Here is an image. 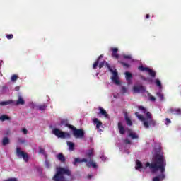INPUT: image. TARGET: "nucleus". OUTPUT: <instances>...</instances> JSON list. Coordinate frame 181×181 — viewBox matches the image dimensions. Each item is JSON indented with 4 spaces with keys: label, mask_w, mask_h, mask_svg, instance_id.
<instances>
[{
    "label": "nucleus",
    "mask_w": 181,
    "mask_h": 181,
    "mask_svg": "<svg viewBox=\"0 0 181 181\" xmlns=\"http://www.w3.org/2000/svg\"><path fill=\"white\" fill-rule=\"evenodd\" d=\"M146 168H149L152 173L160 172V175L156 176L152 179V181H160L165 179V168H166V159L162 154L156 153L151 163L147 162L145 165Z\"/></svg>",
    "instance_id": "obj_1"
},
{
    "label": "nucleus",
    "mask_w": 181,
    "mask_h": 181,
    "mask_svg": "<svg viewBox=\"0 0 181 181\" xmlns=\"http://www.w3.org/2000/svg\"><path fill=\"white\" fill-rule=\"evenodd\" d=\"M66 177H71V171L67 168L59 167L52 180L54 181H69Z\"/></svg>",
    "instance_id": "obj_2"
},
{
    "label": "nucleus",
    "mask_w": 181,
    "mask_h": 181,
    "mask_svg": "<svg viewBox=\"0 0 181 181\" xmlns=\"http://www.w3.org/2000/svg\"><path fill=\"white\" fill-rule=\"evenodd\" d=\"M135 115H136V117H137V118H139V119L140 121H142L144 122L143 125H144V128H146V129H148V128H149V125H150V127H156V120H153V119L146 120V118H145L144 116H142V115H139V113L138 112H135Z\"/></svg>",
    "instance_id": "obj_3"
},
{
    "label": "nucleus",
    "mask_w": 181,
    "mask_h": 181,
    "mask_svg": "<svg viewBox=\"0 0 181 181\" xmlns=\"http://www.w3.org/2000/svg\"><path fill=\"white\" fill-rule=\"evenodd\" d=\"M83 162H85V163H86V166L87 168H93V169H97L98 166H97V163L94 162L93 160H90L88 161V160H87V158H82L80 159L79 158H75L73 162V165L74 166H76V165H77V163H83Z\"/></svg>",
    "instance_id": "obj_4"
},
{
    "label": "nucleus",
    "mask_w": 181,
    "mask_h": 181,
    "mask_svg": "<svg viewBox=\"0 0 181 181\" xmlns=\"http://www.w3.org/2000/svg\"><path fill=\"white\" fill-rule=\"evenodd\" d=\"M106 67L108 69V70H109V71H110V73H112V76L111 77L112 81L115 83V84L119 86V84H121V83L118 80V72L117 71V69L113 71L112 68H111V66L110 65V64H106Z\"/></svg>",
    "instance_id": "obj_5"
},
{
    "label": "nucleus",
    "mask_w": 181,
    "mask_h": 181,
    "mask_svg": "<svg viewBox=\"0 0 181 181\" xmlns=\"http://www.w3.org/2000/svg\"><path fill=\"white\" fill-rule=\"evenodd\" d=\"M52 134L55 135L57 138H62L63 139H65V138H70V134L69 133L62 132L57 128L53 129Z\"/></svg>",
    "instance_id": "obj_6"
},
{
    "label": "nucleus",
    "mask_w": 181,
    "mask_h": 181,
    "mask_svg": "<svg viewBox=\"0 0 181 181\" xmlns=\"http://www.w3.org/2000/svg\"><path fill=\"white\" fill-rule=\"evenodd\" d=\"M69 129H72L75 138H84V131L83 129H76L74 126H69Z\"/></svg>",
    "instance_id": "obj_7"
},
{
    "label": "nucleus",
    "mask_w": 181,
    "mask_h": 181,
    "mask_svg": "<svg viewBox=\"0 0 181 181\" xmlns=\"http://www.w3.org/2000/svg\"><path fill=\"white\" fill-rule=\"evenodd\" d=\"M16 153L19 158H23L24 162H29V155L23 151H21L20 148H16Z\"/></svg>",
    "instance_id": "obj_8"
},
{
    "label": "nucleus",
    "mask_w": 181,
    "mask_h": 181,
    "mask_svg": "<svg viewBox=\"0 0 181 181\" xmlns=\"http://www.w3.org/2000/svg\"><path fill=\"white\" fill-rule=\"evenodd\" d=\"M139 110L140 111H143L144 114H146V121H148L149 119H152V114L151 112H148L146 108H145L144 106H139Z\"/></svg>",
    "instance_id": "obj_9"
},
{
    "label": "nucleus",
    "mask_w": 181,
    "mask_h": 181,
    "mask_svg": "<svg viewBox=\"0 0 181 181\" xmlns=\"http://www.w3.org/2000/svg\"><path fill=\"white\" fill-rule=\"evenodd\" d=\"M133 91L134 93H145L146 89L144 86H134L133 87Z\"/></svg>",
    "instance_id": "obj_10"
},
{
    "label": "nucleus",
    "mask_w": 181,
    "mask_h": 181,
    "mask_svg": "<svg viewBox=\"0 0 181 181\" xmlns=\"http://www.w3.org/2000/svg\"><path fill=\"white\" fill-rule=\"evenodd\" d=\"M112 52V57L115 59V60L119 59V54H118V48H111Z\"/></svg>",
    "instance_id": "obj_11"
},
{
    "label": "nucleus",
    "mask_w": 181,
    "mask_h": 181,
    "mask_svg": "<svg viewBox=\"0 0 181 181\" xmlns=\"http://www.w3.org/2000/svg\"><path fill=\"white\" fill-rule=\"evenodd\" d=\"M117 128L119 129V132L120 135H124L125 134V127H124V125L122 124V122H119L117 123Z\"/></svg>",
    "instance_id": "obj_12"
},
{
    "label": "nucleus",
    "mask_w": 181,
    "mask_h": 181,
    "mask_svg": "<svg viewBox=\"0 0 181 181\" xmlns=\"http://www.w3.org/2000/svg\"><path fill=\"white\" fill-rule=\"evenodd\" d=\"M12 104L13 105H24L25 100H23V98H22V96H18V99L17 100V101H13Z\"/></svg>",
    "instance_id": "obj_13"
},
{
    "label": "nucleus",
    "mask_w": 181,
    "mask_h": 181,
    "mask_svg": "<svg viewBox=\"0 0 181 181\" xmlns=\"http://www.w3.org/2000/svg\"><path fill=\"white\" fill-rule=\"evenodd\" d=\"M56 158L58 159V160H59V162H62V163H64V162H66V157L62 153H58L56 156Z\"/></svg>",
    "instance_id": "obj_14"
},
{
    "label": "nucleus",
    "mask_w": 181,
    "mask_h": 181,
    "mask_svg": "<svg viewBox=\"0 0 181 181\" xmlns=\"http://www.w3.org/2000/svg\"><path fill=\"white\" fill-rule=\"evenodd\" d=\"M168 112L169 114H173L174 115H180L181 110L171 108L168 110Z\"/></svg>",
    "instance_id": "obj_15"
},
{
    "label": "nucleus",
    "mask_w": 181,
    "mask_h": 181,
    "mask_svg": "<svg viewBox=\"0 0 181 181\" xmlns=\"http://www.w3.org/2000/svg\"><path fill=\"white\" fill-rule=\"evenodd\" d=\"M103 57H104V55L101 54L98 57V59L94 62L93 65V69L94 70H95V69H97V67L98 66V64H100V59H103Z\"/></svg>",
    "instance_id": "obj_16"
},
{
    "label": "nucleus",
    "mask_w": 181,
    "mask_h": 181,
    "mask_svg": "<svg viewBox=\"0 0 181 181\" xmlns=\"http://www.w3.org/2000/svg\"><path fill=\"white\" fill-rule=\"evenodd\" d=\"M93 123L96 124L97 129H100V127H101L103 125V122H101V121L98 120V118L93 119Z\"/></svg>",
    "instance_id": "obj_17"
},
{
    "label": "nucleus",
    "mask_w": 181,
    "mask_h": 181,
    "mask_svg": "<svg viewBox=\"0 0 181 181\" xmlns=\"http://www.w3.org/2000/svg\"><path fill=\"white\" fill-rule=\"evenodd\" d=\"M124 119L129 127H132V120L128 117V115H125Z\"/></svg>",
    "instance_id": "obj_18"
},
{
    "label": "nucleus",
    "mask_w": 181,
    "mask_h": 181,
    "mask_svg": "<svg viewBox=\"0 0 181 181\" xmlns=\"http://www.w3.org/2000/svg\"><path fill=\"white\" fill-rule=\"evenodd\" d=\"M94 155V148H90L87 151L86 156H88V159H91V156Z\"/></svg>",
    "instance_id": "obj_19"
},
{
    "label": "nucleus",
    "mask_w": 181,
    "mask_h": 181,
    "mask_svg": "<svg viewBox=\"0 0 181 181\" xmlns=\"http://www.w3.org/2000/svg\"><path fill=\"white\" fill-rule=\"evenodd\" d=\"M125 77H126V80L127 81H128L129 83L131 82V80H132V74H131V72H125Z\"/></svg>",
    "instance_id": "obj_20"
},
{
    "label": "nucleus",
    "mask_w": 181,
    "mask_h": 181,
    "mask_svg": "<svg viewBox=\"0 0 181 181\" xmlns=\"http://www.w3.org/2000/svg\"><path fill=\"white\" fill-rule=\"evenodd\" d=\"M0 121H11V117L6 115H2L0 116Z\"/></svg>",
    "instance_id": "obj_21"
},
{
    "label": "nucleus",
    "mask_w": 181,
    "mask_h": 181,
    "mask_svg": "<svg viewBox=\"0 0 181 181\" xmlns=\"http://www.w3.org/2000/svg\"><path fill=\"white\" fill-rule=\"evenodd\" d=\"M11 104H13V100H7V101L0 102V105L1 106L9 105Z\"/></svg>",
    "instance_id": "obj_22"
},
{
    "label": "nucleus",
    "mask_w": 181,
    "mask_h": 181,
    "mask_svg": "<svg viewBox=\"0 0 181 181\" xmlns=\"http://www.w3.org/2000/svg\"><path fill=\"white\" fill-rule=\"evenodd\" d=\"M147 73H149V76H151V77H156V72L149 68L148 70L147 71Z\"/></svg>",
    "instance_id": "obj_23"
},
{
    "label": "nucleus",
    "mask_w": 181,
    "mask_h": 181,
    "mask_svg": "<svg viewBox=\"0 0 181 181\" xmlns=\"http://www.w3.org/2000/svg\"><path fill=\"white\" fill-rule=\"evenodd\" d=\"M99 110L102 115H104L105 118H108V114H107V111L103 109L102 107H100Z\"/></svg>",
    "instance_id": "obj_24"
},
{
    "label": "nucleus",
    "mask_w": 181,
    "mask_h": 181,
    "mask_svg": "<svg viewBox=\"0 0 181 181\" xmlns=\"http://www.w3.org/2000/svg\"><path fill=\"white\" fill-rule=\"evenodd\" d=\"M8 144H9V138H8V137L3 138L2 146H5L8 145Z\"/></svg>",
    "instance_id": "obj_25"
},
{
    "label": "nucleus",
    "mask_w": 181,
    "mask_h": 181,
    "mask_svg": "<svg viewBox=\"0 0 181 181\" xmlns=\"http://www.w3.org/2000/svg\"><path fill=\"white\" fill-rule=\"evenodd\" d=\"M138 69L140 71H146L148 72V70H149V68L148 67H145L142 65H140L138 66Z\"/></svg>",
    "instance_id": "obj_26"
},
{
    "label": "nucleus",
    "mask_w": 181,
    "mask_h": 181,
    "mask_svg": "<svg viewBox=\"0 0 181 181\" xmlns=\"http://www.w3.org/2000/svg\"><path fill=\"white\" fill-rule=\"evenodd\" d=\"M61 125H64L65 127H67L68 128H70V127H73V125L69 124L67 120L61 121Z\"/></svg>",
    "instance_id": "obj_27"
},
{
    "label": "nucleus",
    "mask_w": 181,
    "mask_h": 181,
    "mask_svg": "<svg viewBox=\"0 0 181 181\" xmlns=\"http://www.w3.org/2000/svg\"><path fill=\"white\" fill-rule=\"evenodd\" d=\"M129 136H130V138H132V139H138V138H139V136L136 133H134V132H130L129 134Z\"/></svg>",
    "instance_id": "obj_28"
},
{
    "label": "nucleus",
    "mask_w": 181,
    "mask_h": 181,
    "mask_svg": "<svg viewBox=\"0 0 181 181\" xmlns=\"http://www.w3.org/2000/svg\"><path fill=\"white\" fill-rule=\"evenodd\" d=\"M67 145L69 148V151H74V143L71 141H67Z\"/></svg>",
    "instance_id": "obj_29"
},
{
    "label": "nucleus",
    "mask_w": 181,
    "mask_h": 181,
    "mask_svg": "<svg viewBox=\"0 0 181 181\" xmlns=\"http://www.w3.org/2000/svg\"><path fill=\"white\" fill-rule=\"evenodd\" d=\"M46 108H47V105H46V104L40 105L38 106V110H40V111H45Z\"/></svg>",
    "instance_id": "obj_30"
},
{
    "label": "nucleus",
    "mask_w": 181,
    "mask_h": 181,
    "mask_svg": "<svg viewBox=\"0 0 181 181\" xmlns=\"http://www.w3.org/2000/svg\"><path fill=\"white\" fill-rule=\"evenodd\" d=\"M107 64H108V63L106 61H103L99 64L98 67L99 69H103L104 66L107 67Z\"/></svg>",
    "instance_id": "obj_31"
},
{
    "label": "nucleus",
    "mask_w": 181,
    "mask_h": 181,
    "mask_svg": "<svg viewBox=\"0 0 181 181\" xmlns=\"http://www.w3.org/2000/svg\"><path fill=\"white\" fill-rule=\"evenodd\" d=\"M136 169H142V163H141V161H139V160H136Z\"/></svg>",
    "instance_id": "obj_32"
},
{
    "label": "nucleus",
    "mask_w": 181,
    "mask_h": 181,
    "mask_svg": "<svg viewBox=\"0 0 181 181\" xmlns=\"http://www.w3.org/2000/svg\"><path fill=\"white\" fill-rule=\"evenodd\" d=\"M157 96L160 98V100H161V101H163V100L165 99L163 93H162L161 92L157 93Z\"/></svg>",
    "instance_id": "obj_33"
},
{
    "label": "nucleus",
    "mask_w": 181,
    "mask_h": 181,
    "mask_svg": "<svg viewBox=\"0 0 181 181\" xmlns=\"http://www.w3.org/2000/svg\"><path fill=\"white\" fill-rule=\"evenodd\" d=\"M119 63H120V64H122V66H123V67H126L127 69H128V67H129V64H128L127 63H125L124 62H119Z\"/></svg>",
    "instance_id": "obj_34"
},
{
    "label": "nucleus",
    "mask_w": 181,
    "mask_h": 181,
    "mask_svg": "<svg viewBox=\"0 0 181 181\" xmlns=\"http://www.w3.org/2000/svg\"><path fill=\"white\" fill-rule=\"evenodd\" d=\"M156 84L158 87H162V83H160V81H159V79L156 80Z\"/></svg>",
    "instance_id": "obj_35"
},
{
    "label": "nucleus",
    "mask_w": 181,
    "mask_h": 181,
    "mask_svg": "<svg viewBox=\"0 0 181 181\" xmlns=\"http://www.w3.org/2000/svg\"><path fill=\"white\" fill-rule=\"evenodd\" d=\"M18 80V75H13L11 76V81H16Z\"/></svg>",
    "instance_id": "obj_36"
},
{
    "label": "nucleus",
    "mask_w": 181,
    "mask_h": 181,
    "mask_svg": "<svg viewBox=\"0 0 181 181\" xmlns=\"http://www.w3.org/2000/svg\"><path fill=\"white\" fill-rule=\"evenodd\" d=\"M123 58L127 60H131V59H132V57L131 55H123Z\"/></svg>",
    "instance_id": "obj_37"
},
{
    "label": "nucleus",
    "mask_w": 181,
    "mask_h": 181,
    "mask_svg": "<svg viewBox=\"0 0 181 181\" xmlns=\"http://www.w3.org/2000/svg\"><path fill=\"white\" fill-rule=\"evenodd\" d=\"M169 124H172V120L169 118L165 119V125H169Z\"/></svg>",
    "instance_id": "obj_38"
},
{
    "label": "nucleus",
    "mask_w": 181,
    "mask_h": 181,
    "mask_svg": "<svg viewBox=\"0 0 181 181\" xmlns=\"http://www.w3.org/2000/svg\"><path fill=\"white\" fill-rule=\"evenodd\" d=\"M121 93L122 94H125V93H127V88H125L124 86H122L121 89Z\"/></svg>",
    "instance_id": "obj_39"
},
{
    "label": "nucleus",
    "mask_w": 181,
    "mask_h": 181,
    "mask_svg": "<svg viewBox=\"0 0 181 181\" xmlns=\"http://www.w3.org/2000/svg\"><path fill=\"white\" fill-rule=\"evenodd\" d=\"M7 39H13V35L12 34H8L6 35Z\"/></svg>",
    "instance_id": "obj_40"
},
{
    "label": "nucleus",
    "mask_w": 181,
    "mask_h": 181,
    "mask_svg": "<svg viewBox=\"0 0 181 181\" xmlns=\"http://www.w3.org/2000/svg\"><path fill=\"white\" fill-rule=\"evenodd\" d=\"M124 142H125V144H127V145L131 144V140H129V139H126L124 140Z\"/></svg>",
    "instance_id": "obj_41"
},
{
    "label": "nucleus",
    "mask_w": 181,
    "mask_h": 181,
    "mask_svg": "<svg viewBox=\"0 0 181 181\" xmlns=\"http://www.w3.org/2000/svg\"><path fill=\"white\" fill-rule=\"evenodd\" d=\"M39 149H40L39 151L40 153H42V155H45V149L42 148H40Z\"/></svg>",
    "instance_id": "obj_42"
},
{
    "label": "nucleus",
    "mask_w": 181,
    "mask_h": 181,
    "mask_svg": "<svg viewBox=\"0 0 181 181\" xmlns=\"http://www.w3.org/2000/svg\"><path fill=\"white\" fill-rule=\"evenodd\" d=\"M22 132L24 134V135H26L28 134V129L23 128L22 129Z\"/></svg>",
    "instance_id": "obj_43"
},
{
    "label": "nucleus",
    "mask_w": 181,
    "mask_h": 181,
    "mask_svg": "<svg viewBox=\"0 0 181 181\" xmlns=\"http://www.w3.org/2000/svg\"><path fill=\"white\" fill-rule=\"evenodd\" d=\"M6 181H18V179H16V178H9Z\"/></svg>",
    "instance_id": "obj_44"
},
{
    "label": "nucleus",
    "mask_w": 181,
    "mask_h": 181,
    "mask_svg": "<svg viewBox=\"0 0 181 181\" xmlns=\"http://www.w3.org/2000/svg\"><path fill=\"white\" fill-rule=\"evenodd\" d=\"M151 101H156V98L154 96H150Z\"/></svg>",
    "instance_id": "obj_45"
},
{
    "label": "nucleus",
    "mask_w": 181,
    "mask_h": 181,
    "mask_svg": "<svg viewBox=\"0 0 181 181\" xmlns=\"http://www.w3.org/2000/svg\"><path fill=\"white\" fill-rule=\"evenodd\" d=\"M141 80H143L144 81H147L148 78H146L145 76H141Z\"/></svg>",
    "instance_id": "obj_46"
},
{
    "label": "nucleus",
    "mask_w": 181,
    "mask_h": 181,
    "mask_svg": "<svg viewBox=\"0 0 181 181\" xmlns=\"http://www.w3.org/2000/svg\"><path fill=\"white\" fill-rule=\"evenodd\" d=\"M151 18V16L149 14L146 15V19H149Z\"/></svg>",
    "instance_id": "obj_47"
},
{
    "label": "nucleus",
    "mask_w": 181,
    "mask_h": 181,
    "mask_svg": "<svg viewBox=\"0 0 181 181\" xmlns=\"http://www.w3.org/2000/svg\"><path fill=\"white\" fill-rule=\"evenodd\" d=\"M20 142H21V144H25L26 142V141L25 140H21Z\"/></svg>",
    "instance_id": "obj_48"
},
{
    "label": "nucleus",
    "mask_w": 181,
    "mask_h": 181,
    "mask_svg": "<svg viewBox=\"0 0 181 181\" xmlns=\"http://www.w3.org/2000/svg\"><path fill=\"white\" fill-rule=\"evenodd\" d=\"M92 177H93V175H88V179H91Z\"/></svg>",
    "instance_id": "obj_49"
},
{
    "label": "nucleus",
    "mask_w": 181,
    "mask_h": 181,
    "mask_svg": "<svg viewBox=\"0 0 181 181\" xmlns=\"http://www.w3.org/2000/svg\"><path fill=\"white\" fill-rule=\"evenodd\" d=\"M45 163H47V165L49 167V163L47 162V160L45 161Z\"/></svg>",
    "instance_id": "obj_50"
}]
</instances>
